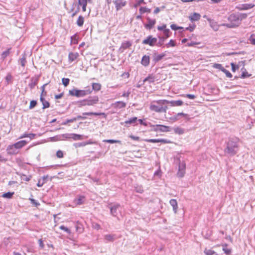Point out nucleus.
Returning <instances> with one entry per match:
<instances>
[{
  "label": "nucleus",
  "mask_w": 255,
  "mask_h": 255,
  "mask_svg": "<svg viewBox=\"0 0 255 255\" xmlns=\"http://www.w3.org/2000/svg\"><path fill=\"white\" fill-rule=\"evenodd\" d=\"M167 104H169L171 106H180L183 104V102L181 100L177 101H168Z\"/></svg>",
  "instance_id": "28"
},
{
  "label": "nucleus",
  "mask_w": 255,
  "mask_h": 255,
  "mask_svg": "<svg viewBox=\"0 0 255 255\" xmlns=\"http://www.w3.org/2000/svg\"><path fill=\"white\" fill-rule=\"evenodd\" d=\"M12 77L10 74H8L5 77V81L7 82V84L11 83L12 81Z\"/></svg>",
  "instance_id": "54"
},
{
  "label": "nucleus",
  "mask_w": 255,
  "mask_h": 255,
  "mask_svg": "<svg viewBox=\"0 0 255 255\" xmlns=\"http://www.w3.org/2000/svg\"><path fill=\"white\" fill-rule=\"evenodd\" d=\"M113 106L115 108L122 109L126 107V103L123 101H118L113 104Z\"/></svg>",
  "instance_id": "29"
},
{
  "label": "nucleus",
  "mask_w": 255,
  "mask_h": 255,
  "mask_svg": "<svg viewBox=\"0 0 255 255\" xmlns=\"http://www.w3.org/2000/svg\"><path fill=\"white\" fill-rule=\"evenodd\" d=\"M151 11V9L146 7H140L139 9V12L140 14H142L145 12L150 13Z\"/></svg>",
  "instance_id": "44"
},
{
  "label": "nucleus",
  "mask_w": 255,
  "mask_h": 255,
  "mask_svg": "<svg viewBox=\"0 0 255 255\" xmlns=\"http://www.w3.org/2000/svg\"><path fill=\"white\" fill-rule=\"evenodd\" d=\"M71 138L75 140H81L83 139V135L76 133H71Z\"/></svg>",
  "instance_id": "42"
},
{
  "label": "nucleus",
  "mask_w": 255,
  "mask_h": 255,
  "mask_svg": "<svg viewBox=\"0 0 255 255\" xmlns=\"http://www.w3.org/2000/svg\"><path fill=\"white\" fill-rule=\"evenodd\" d=\"M157 39L156 38L153 37L152 35L148 36L146 39L142 41V43L143 44H147L150 46L156 45Z\"/></svg>",
  "instance_id": "6"
},
{
  "label": "nucleus",
  "mask_w": 255,
  "mask_h": 255,
  "mask_svg": "<svg viewBox=\"0 0 255 255\" xmlns=\"http://www.w3.org/2000/svg\"><path fill=\"white\" fill-rule=\"evenodd\" d=\"M116 6L117 11L120 10L123 7L126 5V1L123 0H116L114 1Z\"/></svg>",
  "instance_id": "12"
},
{
  "label": "nucleus",
  "mask_w": 255,
  "mask_h": 255,
  "mask_svg": "<svg viewBox=\"0 0 255 255\" xmlns=\"http://www.w3.org/2000/svg\"><path fill=\"white\" fill-rule=\"evenodd\" d=\"M75 122V119H67L66 121H65V122H64L62 125H66L68 123H73Z\"/></svg>",
  "instance_id": "63"
},
{
  "label": "nucleus",
  "mask_w": 255,
  "mask_h": 255,
  "mask_svg": "<svg viewBox=\"0 0 255 255\" xmlns=\"http://www.w3.org/2000/svg\"><path fill=\"white\" fill-rule=\"evenodd\" d=\"M255 6L253 3H245L240 5L238 8L240 10H247L251 9Z\"/></svg>",
  "instance_id": "21"
},
{
  "label": "nucleus",
  "mask_w": 255,
  "mask_h": 255,
  "mask_svg": "<svg viewBox=\"0 0 255 255\" xmlns=\"http://www.w3.org/2000/svg\"><path fill=\"white\" fill-rule=\"evenodd\" d=\"M144 141L147 142L157 143L161 142L163 144L171 143V141L167 139H145Z\"/></svg>",
  "instance_id": "10"
},
{
  "label": "nucleus",
  "mask_w": 255,
  "mask_h": 255,
  "mask_svg": "<svg viewBox=\"0 0 255 255\" xmlns=\"http://www.w3.org/2000/svg\"><path fill=\"white\" fill-rule=\"evenodd\" d=\"M59 229L64 231V232H66L67 234H68L69 235L71 233V230L63 225L60 226L59 227Z\"/></svg>",
  "instance_id": "50"
},
{
  "label": "nucleus",
  "mask_w": 255,
  "mask_h": 255,
  "mask_svg": "<svg viewBox=\"0 0 255 255\" xmlns=\"http://www.w3.org/2000/svg\"><path fill=\"white\" fill-rule=\"evenodd\" d=\"M52 138H55L56 140H62L65 139L71 138V133H65L56 135L53 137Z\"/></svg>",
  "instance_id": "14"
},
{
  "label": "nucleus",
  "mask_w": 255,
  "mask_h": 255,
  "mask_svg": "<svg viewBox=\"0 0 255 255\" xmlns=\"http://www.w3.org/2000/svg\"><path fill=\"white\" fill-rule=\"evenodd\" d=\"M144 141L147 142L157 143L161 142L163 144L171 143V141L167 139H145Z\"/></svg>",
  "instance_id": "9"
},
{
  "label": "nucleus",
  "mask_w": 255,
  "mask_h": 255,
  "mask_svg": "<svg viewBox=\"0 0 255 255\" xmlns=\"http://www.w3.org/2000/svg\"><path fill=\"white\" fill-rule=\"evenodd\" d=\"M40 101L42 104V109H45L50 107L49 103L48 101H46L44 97H42V95H40Z\"/></svg>",
  "instance_id": "27"
},
{
  "label": "nucleus",
  "mask_w": 255,
  "mask_h": 255,
  "mask_svg": "<svg viewBox=\"0 0 255 255\" xmlns=\"http://www.w3.org/2000/svg\"><path fill=\"white\" fill-rule=\"evenodd\" d=\"M91 143V142H82L76 143L74 144V146L76 147H79L81 146H84L86 145L87 144H90Z\"/></svg>",
  "instance_id": "49"
},
{
  "label": "nucleus",
  "mask_w": 255,
  "mask_h": 255,
  "mask_svg": "<svg viewBox=\"0 0 255 255\" xmlns=\"http://www.w3.org/2000/svg\"><path fill=\"white\" fill-rule=\"evenodd\" d=\"M92 87L91 88L89 86L90 90H91V92L94 90L95 91H99L101 89V85L98 83H93L92 85Z\"/></svg>",
  "instance_id": "24"
},
{
  "label": "nucleus",
  "mask_w": 255,
  "mask_h": 255,
  "mask_svg": "<svg viewBox=\"0 0 255 255\" xmlns=\"http://www.w3.org/2000/svg\"><path fill=\"white\" fill-rule=\"evenodd\" d=\"M236 14L239 17L240 23H241V22L243 19H246L247 17V14L246 13H237Z\"/></svg>",
  "instance_id": "43"
},
{
  "label": "nucleus",
  "mask_w": 255,
  "mask_h": 255,
  "mask_svg": "<svg viewBox=\"0 0 255 255\" xmlns=\"http://www.w3.org/2000/svg\"><path fill=\"white\" fill-rule=\"evenodd\" d=\"M37 102L36 100H32L30 102V105L29 106V109H33L36 105H37Z\"/></svg>",
  "instance_id": "52"
},
{
  "label": "nucleus",
  "mask_w": 255,
  "mask_h": 255,
  "mask_svg": "<svg viewBox=\"0 0 255 255\" xmlns=\"http://www.w3.org/2000/svg\"><path fill=\"white\" fill-rule=\"evenodd\" d=\"M11 49V48L10 47L8 48L6 50L3 51L1 55V58L2 59L4 60L7 56L9 55L10 52V50Z\"/></svg>",
  "instance_id": "40"
},
{
  "label": "nucleus",
  "mask_w": 255,
  "mask_h": 255,
  "mask_svg": "<svg viewBox=\"0 0 255 255\" xmlns=\"http://www.w3.org/2000/svg\"><path fill=\"white\" fill-rule=\"evenodd\" d=\"M223 251L227 255H229L232 253V249L228 248V245L227 244H222Z\"/></svg>",
  "instance_id": "37"
},
{
  "label": "nucleus",
  "mask_w": 255,
  "mask_h": 255,
  "mask_svg": "<svg viewBox=\"0 0 255 255\" xmlns=\"http://www.w3.org/2000/svg\"><path fill=\"white\" fill-rule=\"evenodd\" d=\"M168 103V100H166L153 101L150 105V110L156 113H166L168 109L166 105Z\"/></svg>",
  "instance_id": "2"
},
{
  "label": "nucleus",
  "mask_w": 255,
  "mask_h": 255,
  "mask_svg": "<svg viewBox=\"0 0 255 255\" xmlns=\"http://www.w3.org/2000/svg\"><path fill=\"white\" fill-rule=\"evenodd\" d=\"M18 62L20 63L21 66L24 67L25 66V64L27 62L26 60L25 53L22 54V57L19 59Z\"/></svg>",
  "instance_id": "39"
},
{
  "label": "nucleus",
  "mask_w": 255,
  "mask_h": 255,
  "mask_svg": "<svg viewBox=\"0 0 255 255\" xmlns=\"http://www.w3.org/2000/svg\"><path fill=\"white\" fill-rule=\"evenodd\" d=\"M150 127H151V131H160V132H169L171 130L172 128H171L170 127L164 126V125H150Z\"/></svg>",
  "instance_id": "5"
},
{
  "label": "nucleus",
  "mask_w": 255,
  "mask_h": 255,
  "mask_svg": "<svg viewBox=\"0 0 255 255\" xmlns=\"http://www.w3.org/2000/svg\"><path fill=\"white\" fill-rule=\"evenodd\" d=\"M165 55L166 54L165 53H162L161 54H156V53H154L153 56L152 61L154 64H155L157 62L161 60Z\"/></svg>",
  "instance_id": "20"
},
{
  "label": "nucleus",
  "mask_w": 255,
  "mask_h": 255,
  "mask_svg": "<svg viewBox=\"0 0 255 255\" xmlns=\"http://www.w3.org/2000/svg\"><path fill=\"white\" fill-rule=\"evenodd\" d=\"M166 24H164L162 26H158L157 29L159 31H163L164 36L166 38H168L170 36L171 31L169 29L166 28Z\"/></svg>",
  "instance_id": "8"
},
{
  "label": "nucleus",
  "mask_w": 255,
  "mask_h": 255,
  "mask_svg": "<svg viewBox=\"0 0 255 255\" xmlns=\"http://www.w3.org/2000/svg\"><path fill=\"white\" fill-rule=\"evenodd\" d=\"M155 76L153 74H150L143 80V83L148 82V83L150 84L155 81Z\"/></svg>",
  "instance_id": "30"
},
{
  "label": "nucleus",
  "mask_w": 255,
  "mask_h": 255,
  "mask_svg": "<svg viewBox=\"0 0 255 255\" xmlns=\"http://www.w3.org/2000/svg\"><path fill=\"white\" fill-rule=\"evenodd\" d=\"M75 228L76 231L79 233H81L84 231V227L83 225L79 221L77 222L75 224Z\"/></svg>",
  "instance_id": "31"
},
{
  "label": "nucleus",
  "mask_w": 255,
  "mask_h": 255,
  "mask_svg": "<svg viewBox=\"0 0 255 255\" xmlns=\"http://www.w3.org/2000/svg\"><path fill=\"white\" fill-rule=\"evenodd\" d=\"M179 119H180V118L179 117V116H177V114L175 115H174V116H173L170 118V120L173 122H176V121L179 120Z\"/></svg>",
  "instance_id": "64"
},
{
  "label": "nucleus",
  "mask_w": 255,
  "mask_h": 255,
  "mask_svg": "<svg viewBox=\"0 0 255 255\" xmlns=\"http://www.w3.org/2000/svg\"><path fill=\"white\" fill-rule=\"evenodd\" d=\"M132 45V42L130 41H125L122 42L120 49H123V50L129 48Z\"/></svg>",
  "instance_id": "25"
},
{
  "label": "nucleus",
  "mask_w": 255,
  "mask_h": 255,
  "mask_svg": "<svg viewBox=\"0 0 255 255\" xmlns=\"http://www.w3.org/2000/svg\"><path fill=\"white\" fill-rule=\"evenodd\" d=\"M228 20L229 23H222L220 26H226L229 28H235L238 27L240 24L239 19L236 13H232L230 14L228 17Z\"/></svg>",
  "instance_id": "4"
},
{
  "label": "nucleus",
  "mask_w": 255,
  "mask_h": 255,
  "mask_svg": "<svg viewBox=\"0 0 255 255\" xmlns=\"http://www.w3.org/2000/svg\"><path fill=\"white\" fill-rule=\"evenodd\" d=\"M251 75L249 74L248 72L245 69V71H243L241 75V78L244 79L247 77H249Z\"/></svg>",
  "instance_id": "56"
},
{
  "label": "nucleus",
  "mask_w": 255,
  "mask_h": 255,
  "mask_svg": "<svg viewBox=\"0 0 255 255\" xmlns=\"http://www.w3.org/2000/svg\"><path fill=\"white\" fill-rule=\"evenodd\" d=\"M176 45L175 41L173 39H171L169 42L166 44L167 47H174Z\"/></svg>",
  "instance_id": "53"
},
{
  "label": "nucleus",
  "mask_w": 255,
  "mask_h": 255,
  "mask_svg": "<svg viewBox=\"0 0 255 255\" xmlns=\"http://www.w3.org/2000/svg\"><path fill=\"white\" fill-rule=\"evenodd\" d=\"M6 151L7 154L9 155L16 154L18 152V151L13 144L8 145L6 148Z\"/></svg>",
  "instance_id": "18"
},
{
  "label": "nucleus",
  "mask_w": 255,
  "mask_h": 255,
  "mask_svg": "<svg viewBox=\"0 0 255 255\" xmlns=\"http://www.w3.org/2000/svg\"><path fill=\"white\" fill-rule=\"evenodd\" d=\"M39 76L33 77L30 79V82L28 84V87L31 90L33 89L37 84Z\"/></svg>",
  "instance_id": "13"
},
{
  "label": "nucleus",
  "mask_w": 255,
  "mask_h": 255,
  "mask_svg": "<svg viewBox=\"0 0 255 255\" xmlns=\"http://www.w3.org/2000/svg\"><path fill=\"white\" fill-rule=\"evenodd\" d=\"M147 23L144 24V27L147 29L150 30L153 28L156 23V20L155 19H151L149 17H147Z\"/></svg>",
  "instance_id": "15"
},
{
  "label": "nucleus",
  "mask_w": 255,
  "mask_h": 255,
  "mask_svg": "<svg viewBox=\"0 0 255 255\" xmlns=\"http://www.w3.org/2000/svg\"><path fill=\"white\" fill-rule=\"evenodd\" d=\"M104 142L110 143H121V141L119 140H115V139H107L104 140Z\"/></svg>",
  "instance_id": "57"
},
{
  "label": "nucleus",
  "mask_w": 255,
  "mask_h": 255,
  "mask_svg": "<svg viewBox=\"0 0 255 255\" xmlns=\"http://www.w3.org/2000/svg\"><path fill=\"white\" fill-rule=\"evenodd\" d=\"M26 141L25 140H20L14 143L13 145L16 147L17 150L23 147L26 144Z\"/></svg>",
  "instance_id": "32"
},
{
  "label": "nucleus",
  "mask_w": 255,
  "mask_h": 255,
  "mask_svg": "<svg viewBox=\"0 0 255 255\" xmlns=\"http://www.w3.org/2000/svg\"><path fill=\"white\" fill-rule=\"evenodd\" d=\"M213 67L214 68L220 70L222 72L224 71V70L225 69V68L223 67L222 64H218V63H215V64H214Z\"/></svg>",
  "instance_id": "48"
},
{
  "label": "nucleus",
  "mask_w": 255,
  "mask_h": 255,
  "mask_svg": "<svg viewBox=\"0 0 255 255\" xmlns=\"http://www.w3.org/2000/svg\"><path fill=\"white\" fill-rule=\"evenodd\" d=\"M78 43V38L77 37V34H75L71 37V43L77 44Z\"/></svg>",
  "instance_id": "46"
},
{
  "label": "nucleus",
  "mask_w": 255,
  "mask_h": 255,
  "mask_svg": "<svg viewBox=\"0 0 255 255\" xmlns=\"http://www.w3.org/2000/svg\"><path fill=\"white\" fill-rule=\"evenodd\" d=\"M62 82L63 85L65 87H67L69 84L70 79L68 78H63L62 79Z\"/></svg>",
  "instance_id": "51"
},
{
  "label": "nucleus",
  "mask_w": 255,
  "mask_h": 255,
  "mask_svg": "<svg viewBox=\"0 0 255 255\" xmlns=\"http://www.w3.org/2000/svg\"><path fill=\"white\" fill-rule=\"evenodd\" d=\"M85 201V197L83 195H78L77 197L74 199V203L76 205H82L83 204Z\"/></svg>",
  "instance_id": "19"
},
{
  "label": "nucleus",
  "mask_w": 255,
  "mask_h": 255,
  "mask_svg": "<svg viewBox=\"0 0 255 255\" xmlns=\"http://www.w3.org/2000/svg\"><path fill=\"white\" fill-rule=\"evenodd\" d=\"M169 203L171 205V206H172V207H173V210L174 213H176L178 208L177 201L175 199H172L170 200Z\"/></svg>",
  "instance_id": "33"
},
{
  "label": "nucleus",
  "mask_w": 255,
  "mask_h": 255,
  "mask_svg": "<svg viewBox=\"0 0 255 255\" xmlns=\"http://www.w3.org/2000/svg\"><path fill=\"white\" fill-rule=\"evenodd\" d=\"M117 239L115 234H107L104 236V242L108 243L109 242H113Z\"/></svg>",
  "instance_id": "11"
},
{
  "label": "nucleus",
  "mask_w": 255,
  "mask_h": 255,
  "mask_svg": "<svg viewBox=\"0 0 255 255\" xmlns=\"http://www.w3.org/2000/svg\"><path fill=\"white\" fill-rule=\"evenodd\" d=\"M119 204H115L110 207L111 214L114 217H117L118 215V209L120 207Z\"/></svg>",
  "instance_id": "16"
},
{
  "label": "nucleus",
  "mask_w": 255,
  "mask_h": 255,
  "mask_svg": "<svg viewBox=\"0 0 255 255\" xmlns=\"http://www.w3.org/2000/svg\"><path fill=\"white\" fill-rule=\"evenodd\" d=\"M175 133L179 135L182 134L185 132V129L180 127H176L173 128Z\"/></svg>",
  "instance_id": "38"
},
{
  "label": "nucleus",
  "mask_w": 255,
  "mask_h": 255,
  "mask_svg": "<svg viewBox=\"0 0 255 255\" xmlns=\"http://www.w3.org/2000/svg\"><path fill=\"white\" fill-rule=\"evenodd\" d=\"M137 121V118L136 117H133L128 120L124 122V124H125V126L127 127H128V125L129 124H132L133 126L135 125V123Z\"/></svg>",
  "instance_id": "26"
},
{
  "label": "nucleus",
  "mask_w": 255,
  "mask_h": 255,
  "mask_svg": "<svg viewBox=\"0 0 255 255\" xmlns=\"http://www.w3.org/2000/svg\"><path fill=\"white\" fill-rule=\"evenodd\" d=\"M149 61H150L149 56L148 55H144L142 57V59L141 60V64L143 66L146 67L149 65Z\"/></svg>",
  "instance_id": "22"
},
{
  "label": "nucleus",
  "mask_w": 255,
  "mask_h": 255,
  "mask_svg": "<svg viewBox=\"0 0 255 255\" xmlns=\"http://www.w3.org/2000/svg\"><path fill=\"white\" fill-rule=\"evenodd\" d=\"M91 93V90L89 89V86L86 87L83 90H79L76 88H74L69 91V94L71 96H75L77 98L83 97Z\"/></svg>",
  "instance_id": "3"
},
{
  "label": "nucleus",
  "mask_w": 255,
  "mask_h": 255,
  "mask_svg": "<svg viewBox=\"0 0 255 255\" xmlns=\"http://www.w3.org/2000/svg\"><path fill=\"white\" fill-rule=\"evenodd\" d=\"M204 252L206 255H217L216 252L211 249H205Z\"/></svg>",
  "instance_id": "45"
},
{
  "label": "nucleus",
  "mask_w": 255,
  "mask_h": 255,
  "mask_svg": "<svg viewBox=\"0 0 255 255\" xmlns=\"http://www.w3.org/2000/svg\"><path fill=\"white\" fill-rule=\"evenodd\" d=\"M83 115L84 116H104L105 118L106 117V115L104 113H96V112H85L83 113Z\"/></svg>",
  "instance_id": "34"
},
{
  "label": "nucleus",
  "mask_w": 255,
  "mask_h": 255,
  "mask_svg": "<svg viewBox=\"0 0 255 255\" xmlns=\"http://www.w3.org/2000/svg\"><path fill=\"white\" fill-rule=\"evenodd\" d=\"M250 41V42L253 45H255V35L252 34L249 39Z\"/></svg>",
  "instance_id": "59"
},
{
  "label": "nucleus",
  "mask_w": 255,
  "mask_h": 255,
  "mask_svg": "<svg viewBox=\"0 0 255 255\" xmlns=\"http://www.w3.org/2000/svg\"><path fill=\"white\" fill-rule=\"evenodd\" d=\"M14 192H8L2 194V197L5 198L10 199L12 198Z\"/></svg>",
  "instance_id": "47"
},
{
  "label": "nucleus",
  "mask_w": 255,
  "mask_h": 255,
  "mask_svg": "<svg viewBox=\"0 0 255 255\" xmlns=\"http://www.w3.org/2000/svg\"><path fill=\"white\" fill-rule=\"evenodd\" d=\"M84 17L82 15H80L78 17V19L76 21V24L79 26H83V25L84 24Z\"/></svg>",
  "instance_id": "41"
},
{
  "label": "nucleus",
  "mask_w": 255,
  "mask_h": 255,
  "mask_svg": "<svg viewBox=\"0 0 255 255\" xmlns=\"http://www.w3.org/2000/svg\"><path fill=\"white\" fill-rule=\"evenodd\" d=\"M211 26L215 31L218 30L219 27V25H217V23L216 22H211Z\"/></svg>",
  "instance_id": "60"
},
{
  "label": "nucleus",
  "mask_w": 255,
  "mask_h": 255,
  "mask_svg": "<svg viewBox=\"0 0 255 255\" xmlns=\"http://www.w3.org/2000/svg\"><path fill=\"white\" fill-rule=\"evenodd\" d=\"M29 200L30 201L31 203L35 207H38L40 205V203L36 201L35 200H34L33 198H29Z\"/></svg>",
  "instance_id": "58"
},
{
  "label": "nucleus",
  "mask_w": 255,
  "mask_h": 255,
  "mask_svg": "<svg viewBox=\"0 0 255 255\" xmlns=\"http://www.w3.org/2000/svg\"><path fill=\"white\" fill-rule=\"evenodd\" d=\"M225 74L226 76L228 78H232V74L227 70H226L225 68L224 70V71H223Z\"/></svg>",
  "instance_id": "62"
},
{
  "label": "nucleus",
  "mask_w": 255,
  "mask_h": 255,
  "mask_svg": "<svg viewBox=\"0 0 255 255\" xmlns=\"http://www.w3.org/2000/svg\"><path fill=\"white\" fill-rule=\"evenodd\" d=\"M195 27H196V25L194 24H193L190 25L189 27L185 28V30H189L191 32L194 30Z\"/></svg>",
  "instance_id": "61"
},
{
  "label": "nucleus",
  "mask_w": 255,
  "mask_h": 255,
  "mask_svg": "<svg viewBox=\"0 0 255 255\" xmlns=\"http://www.w3.org/2000/svg\"><path fill=\"white\" fill-rule=\"evenodd\" d=\"M87 101V106H92L94 104H97L99 101V98L98 96H95L94 97H90L88 99H86Z\"/></svg>",
  "instance_id": "17"
},
{
  "label": "nucleus",
  "mask_w": 255,
  "mask_h": 255,
  "mask_svg": "<svg viewBox=\"0 0 255 255\" xmlns=\"http://www.w3.org/2000/svg\"><path fill=\"white\" fill-rule=\"evenodd\" d=\"M186 164L184 161H179L178 164V171L177 176L179 177H183L185 173Z\"/></svg>",
  "instance_id": "7"
},
{
  "label": "nucleus",
  "mask_w": 255,
  "mask_h": 255,
  "mask_svg": "<svg viewBox=\"0 0 255 255\" xmlns=\"http://www.w3.org/2000/svg\"><path fill=\"white\" fill-rule=\"evenodd\" d=\"M79 56V54L77 52H70L68 55V60L69 62H72L75 61Z\"/></svg>",
  "instance_id": "23"
},
{
  "label": "nucleus",
  "mask_w": 255,
  "mask_h": 255,
  "mask_svg": "<svg viewBox=\"0 0 255 255\" xmlns=\"http://www.w3.org/2000/svg\"><path fill=\"white\" fill-rule=\"evenodd\" d=\"M201 15L199 13L194 12L193 14L189 17V19L192 21H197L200 19Z\"/></svg>",
  "instance_id": "35"
},
{
  "label": "nucleus",
  "mask_w": 255,
  "mask_h": 255,
  "mask_svg": "<svg viewBox=\"0 0 255 255\" xmlns=\"http://www.w3.org/2000/svg\"><path fill=\"white\" fill-rule=\"evenodd\" d=\"M158 37L159 38V41L156 43V46L161 47L164 44V42L165 40L167 38L165 37V36H158Z\"/></svg>",
  "instance_id": "36"
},
{
  "label": "nucleus",
  "mask_w": 255,
  "mask_h": 255,
  "mask_svg": "<svg viewBox=\"0 0 255 255\" xmlns=\"http://www.w3.org/2000/svg\"><path fill=\"white\" fill-rule=\"evenodd\" d=\"M79 107H81L82 106H85L87 105L86 100H83L77 102Z\"/></svg>",
  "instance_id": "55"
},
{
  "label": "nucleus",
  "mask_w": 255,
  "mask_h": 255,
  "mask_svg": "<svg viewBox=\"0 0 255 255\" xmlns=\"http://www.w3.org/2000/svg\"><path fill=\"white\" fill-rule=\"evenodd\" d=\"M240 139L238 137L230 138L226 142V147L224 152L230 156L236 155L239 150Z\"/></svg>",
  "instance_id": "1"
}]
</instances>
